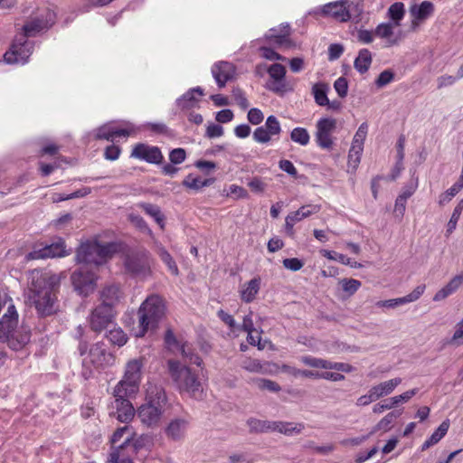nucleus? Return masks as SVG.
Here are the masks:
<instances>
[{"label": "nucleus", "mask_w": 463, "mask_h": 463, "mask_svg": "<svg viewBox=\"0 0 463 463\" xmlns=\"http://www.w3.org/2000/svg\"><path fill=\"white\" fill-rule=\"evenodd\" d=\"M59 286L60 280L54 274L39 269L29 272L27 299L34 306L39 315L51 316L58 310Z\"/></svg>", "instance_id": "nucleus-1"}, {"label": "nucleus", "mask_w": 463, "mask_h": 463, "mask_svg": "<svg viewBox=\"0 0 463 463\" xmlns=\"http://www.w3.org/2000/svg\"><path fill=\"white\" fill-rule=\"evenodd\" d=\"M168 399L165 389L156 384H149L146 402L137 410V418L148 428L158 427L164 415Z\"/></svg>", "instance_id": "nucleus-2"}, {"label": "nucleus", "mask_w": 463, "mask_h": 463, "mask_svg": "<svg viewBox=\"0 0 463 463\" xmlns=\"http://www.w3.org/2000/svg\"><path fill=\"white\" fill-rule=\"evenodd\" d=\"M31 333L27 326L18 325V313L10 304L0 318V342L5 343L14 351L22 350L30 341Z\"/></svg>", "instance_id": "nucleus-3"}, {"label": "nucleus", "mask_w": 463, "mask_h": 463, "mask_svg": "<svg viewBox=\"0 0 463 463\" xmlns=\"http://www.w3.org/2000/svg\"><path fill=\"white\" fill-rule=\"evenodd\" d=\"M167 367L170 377L180 393H185L196 400L203 398V385L194 371L175 359L167 361Z\"/></svg>", "instance_id": "nucleus-4"}, {"label": "nucleus", "mask_w": 463, "mask_h": 463, "mask_svg": "<svg viewBox=\"0 0 463 463\" xmlns=\"http://www.w3.org/2000/svg\"><path fill=\"white\" fill-rule=\"evenodd\" d=\"M165 306L158 295H150L140 305L137 310L138 332L137 337H143L148 330H154L164 317Z\"/></svg>", "instance_id": "nucleus-5"}, {"label": "nucleus", "mask_w": 463, "mask_h": 463, "mask_svg": "<svg viewBox=\"0 0 463 463\" xmlns=\"http://www.w3.org/2000/svg\"><path fill=\"white\" fill-rule=\"evenodd\" d=\"M115 251L116 245L114 243L101 244L97 241H88L78 248L76 260L79 263L99 266L111 258Z\"/></svg>", "instance_id": "nucleus-6"}, {"label": "nucleus", "mask_w": 463, "mask_h": 463, "mask_svg": "<svg viewBox=\"0 0 463 463\" xmlns=\"http://www.w3.org/2000/svg\"><path fill=\"white\" fill-rule=\"evenodd\" d=\"M36 32L22 31L19 33L15 36L9 51L5 53V61L9 64L26 63L33 50V43L29 41V38L35 36Z\"/></svg>", "instance_id": "nucleus-7"}, {"label": "nucleus", "mask_w": 463, "mask_h": 463, "mask_svg": "<svg viewBox=\"0 0 463 463\" xmlns=\"http://www.w3.org/2000/svg\"><path fill=\"white\" fill-rule=\"evenodd\" d=\"M112 395L113 400L109 405V416L123 423L130 422L137 411L129 399L135 397L136 394H129L128 391L122 389L119 392L117 387H114Z\"/></svg>", "instance_id": "nucleus-8"}, {"label": "nucleus", "mask_w": 463, "mask_h": 463, "mask_svg": "<svg viewBox=\"0 0 463 463\" xmlns=\"http://www.w3.org/2000/svg\"><path fill=\"white\" fill-rule=\"evenodd\" d=\"M143 364L140 360L134 359L129 361L125 369L122 379L116 384L118 391L126 390L129 394H137L142 376Z\"/></svg>", "instance_id": "nucleus-9"}, {"label": "nucleus", "mask_w": 463, "mask_h": 463, "mask_svg": "<svg viewBox=\"0 0 463 463\" xmlns=\"http://www.w3.org/2000/svg\"><path fill=\"white\" fill-rule=\"evenodd\" d=\"M71 279L75 291L80 295L88 296L94 291L98 276L88 267H81L71 274Z\"/></svg>", "instance_id": "nucleus-10"}, {"label": "nucleus", "mask_w": 463, "mask_h": 463, "mask_svg": "<svg viewBox=\"0 0 463 463\" xmlns=\"http://www.w3.org/2000/svg\"><path fill=\"white\" fill-rule=\"evenodd\" d=\"M124 267L132 276H146L150 271L148 253L145 250L128 253L124 260Z\"/></svg>", "instance_id": "nucleus-11"}, {"label": "nucleus", "mask_w": 463, "mask_h": 463, "mask_svg": "<svg viewBox=\"0 0 463 463\" xmlns=\"http://www.w3.org/2000/svg\"><path fill=\"white\" fill-rule=\"evenodd\" d=\"M116 313L106 306H97L90 313L89 322L91 330L101 332L113 324Z\"/></svg>", "instance_id": "nucleus-12"}, {"label": "nucleus", "mask_w": 463, "mask_h": 463, "mask_svg": "<svg viewBox=\"0 0 463 463\" xmlns=\"http://www.w3.org/2000/svg\"><path fill=\"white\" fill-rule=\"evenodd\" d=\"M89 362L96 368H106L114 364L115 356L106 349L103 342H97L90 348L83 363Z\"/></svg>", "instance_id": "nucleus-13"}, {"label": "nucleus", "mask_w": 463, "mask_h": 463, "mask_svg": "<svg viewBox=\"0 0 463 463\" xmlns=\"http://www.w3.org/2000/svg\"><path fill=\"white\" fill-rule=\"evenodd\" d=\"M130 157L155 165L161 164L164 159L159 147L149 146L145 143H138L135 145L131 151Z\"/></svg>", "instance_id": "nucleus-14"}, {"label": "nucleus", "mask_w": 463, "mask_h": 463, "mask_svg": "<svg viewBox=\"0 0 463 463\" xmlns=\"http://www.w3.org/2000/svg\"><path fill=\"white\" fill-rule=\"evenodd\" d=\"M134 131L135 127L128 122L125 123L123 128L115 127L113 123H107L96 130L95 137L113 142L117 137H128Z\"/></svg>", "instance_id": "nucleus-15"}, {"label": "nucleus", "mask_w": 463, "mask_h": 463, "mask_svg": "<svg viewBox=\"0 0 463 463\" xmlns=\"http://www.w3.org/2000/svg\"><path fill=\"white\" fill-rule=\"evenodd\" d=\"M189 424L187 417L174 418L164 428V433L171 441H181L185 438Z\"/></svg>", "instance_id": "nucleus-16"}, {"label": "nucleus", "mask_w": 463, "mask_h": 463, "mask_svg": "<svg viewBox=\"0 0 463 463\" xmlns=\"http://www.w3.org/2000/svg\"><path fill=\"white\" fill-rule=\"evenodd\" d=\"M211 72L218 87L223 88L228 81L234 79L236 67L232 62L220 61L213 64Z\"/></svg>", "instance_id": "nucleus-17"}, {"label": "nucleus", "mask_w": 463, "mask_h": 463, "mask_svg": "<svg viewBox=\"0 0 463 463\" xmlns=\"http://www.w3.org/2000/svg\"><path fill=\"white\" fill-rule=\"evenodd\" d=\"M336 127V121L333 118H324L317 123V142L322 148H331L333 140L331 137L332 132Z\"/></svg>", "instance_id": "nucleus-18"}, {"label": "nucleus", "mask_w": 463, "mask_h": 463, "mask_svg": "<svg viewBox=\"0 0 463 463\" xmlns=\"http://www.w3.org/2000/svg\"><path fill=\"white\" fill-rule=\"evenodd\" d=\"M345 8V1L339 0L324 5L316 11V14L324 18H330L335 22L344 23L346 22L345 17H348Z\"/></svg>", "instance_id": "nucleus-19"}, {"label": "nucleus", "mask_w": 463, "mask_h": 463, "mask_svg": "<svg viewBox=\"0 0 463 463\" xmlns=\"http://www.w3.org/2000/svg\"><path fill=\"white\" fill-rule=\"evenodd\" d=\"M56 22V14L48 7L39 11L31 17L29 24H24L21 29H50Z\"/></svg>", "instance_id": "nucleus-20"}, {"label": "nucleus", "mask_w": 463, "mask_h": 463, "mask_svg": "<svg viewBox=\"0 0 463 463\" xmlns=\"http://www.w3.org/2000/svg\"><path fill=\"white\" fill-rule=\"evenodd\" d=\"M435 7L430 1H423L420 4H413L410 6L409 13L411 17L413 27L419 26L434 13Z\"/></svg>", "instance_id": "nucleus-21"}, {"label": "nucleus", "mask_w": 463, "mask_h": 463, "mask_svg": "<svg viewBox=\"0 0 463 463\" xmlns=\"http://www.w3.org/2000/svg\"><path fill=\"white\" fill-rule=\"evenodd\" d=\"M64 242L60 241L50 245H46L40 250H34L29 252L25 259L27 260H40L47 258L62 257L65 255Z\"/></svg>", "instance_id": "nucleus-22"}, {"label": "nucleus", "mask_w": 463, "mask_h": 463, "mask_svg": "<svg viewBox=\"0 0 463 463\" xmlns=\"http://www.w3.org/2000/svg\"><path fill=\"white\" fill-rule=\"evenodd\" d=\"M425 288V285H419L412 290V292L404 297L387 300H381L376 303V306L379 307H385L389 308H394L401 305L414 302L420 298V296L424 293Z\"/></svg>", "instance_id": "nucleus-23"}, {"label": "nucleus", "mask_w": 463, "mask_h": 463, "mask_svg": "<svg viewBox=\"0 0 463 463\" xmlns=\"http://www.w3.org/2000/svg\"><path fill=\"white\" fill-rule=\"evenodd\" d=\"M99 298L101 300L100 306H106L114 310L115 307L122 299L123 293L118 286L108 285L100 291Z\"/></svg>", "instance_id": "nucleus-24"}, {"label": "nucleus", "mask_w": 463, "mask_h": 463, "mask_svg": "<svg viewBox=\"0 0 463 463\" xmlns=\"http://www.w3.org/2000/svg\"><path fill=\"white\" fill-rule=\"evenodd\" d=\"M203 96V90L201 87L192 88L176 99V106L182 110L195 108L201 97Z\"/></svg>", "instance_id": "nucleus-25"}, {"label": "nucleus", "mask_w": 463, "mask_h": 463, "mask_svg": "<svg viewBox=\"0 0 463 463\" xmlns=\"http://www.w3.org/2000/svg\"><path fill=\"white\" fill-rule=\"evenodd\" d=\"M260 284L261 279L260 277H255L243 284L240 290L241 299L245 303H251L254 301L260 292Z\"/></svg>", "instance_id": "nucleus-26"}, {"label": "nucleus", "mask_w": 463, "mask_h": 463, "mask_svg": "<svg viewBox=\"0 0 463 463\" xmlns=\"http://www.w3.org/2000/svg\"><path fill=\"white\" fill-rule=\"evenodd\" d=\"M304 429L305 424L302 422L294 423L290 421L273 420L271 432H279L286 436H292L295 434H300Z\"/></svg>", "instance_id": "nucleus-27"}, {"label": "nucleus", "mask_w": 463, "mask_h": 463, "mask_svg": "<svg viewBox=\"0 0 463 463\" xmlns=\"http://www.w3.org/2000/svg\"><path fill=\"white\" fill-rule=\"evenodd\" d=\"M402 383V379L399 377L390 379L388 381L382 382L370 388L371 392L374 396L375 400H379L382 397L391 394L395 388Z\"/></svg>", "instance_id": "nucleus-28"}, {"label": "nucleus", "mask_w": 463, "mask_h": 463, "mask_svg": "<svg viewBox=\"0 0 463 463\" xmlns=\"http://www.w3.org/2000/svg\"><path fill=\"white\" fill-rule=\"evenodd\" d=\"M345 1V12H347L346 22L352 21L353 23L358 24L362 20L364 14V5L360 1Z\"/></svg>", "instance_id": "nucleus-29"}, {"label": "nucleus", "mask_w": 463, "mask_h": 463, "mask_svg": "<svg viewBox=\"0 0 463 463\" xmlns=\"http://www.w3.org/2000/svg\"><path fill=\"white\" fill-rule=\"evenodd\" d=\"M129 441L130 439H128L118 447L113 448L109 458V463H134L133 460L129 458V453L126 452V446Z\"/></svg>", "instance_id": "nucleus-30"}, {"label": "nucleus", "mask_w": 463, "mask_h": 463, "mask_svg": "<svg viewBox=\"0 0 463 463\" xmlns=\"http://www.w3.org/2000/svg\"><path fill=\"white\" fill-rule=\"evenodd\" d=\"M376 37L383 41V47L398 44L405 35L402 31H374Z\"/></svg>", "instance_id": "nucleus-31"}, {"label": "nucleus", "mask_w": 463, "mask_h": 463, "mask_svg": "<svg viewBox=\"0 0 463 463\" xmlns=\"http://www.w3.org/2000/svg\"><path fill=\"white\" fill-rule=\"evenodd\" d=\"M329 85L325 82H317L313 85L312 94L314 96L316 103L318 106L325 107L326 104L329 103V99L327 98V92L329 91Z\"/></svg>", "instance_id": "nucleus-32"}, {"label": "nucleus", "mask_w": 463, "mask_h": 463, "mask_svg": "<svg viewBox=\"0 0 463 463\" xmlns=\"http://www.w3.org/2000/svg\"><path fill=\"white\" fill-rule=\"evenodd\" d=\"M371 63L372 55L370 51L367 49H362L354 60V66L358 72L364 74L369 70Z\"/></svg>", "instance_id": "nucleus-33"}, {"label": "nucleus", "mask_w": 463, "mask_h": 463, "mask_svg": "<svg viewBox=\"0 0 463 463\" xmlns=\"http://www.w3.org/2000/svg\"><path fill=\"white\" fill-rule=\"evenodd\" d=\"M449 428V420H446L440 423L438 429L431 434V436L422 444V449H428L437 444L448 432Z\"/></svg>", "instance_id": "nucleus-34"}, {"label": "nucleus", "mask_w": 463, "mask_h": 463, "mask_svg": "<svg viewBox=\"0 0 463 463\" xmlns=\"http://www.w3.org/2000/svg\"><path fill=\"white\" fill-rule=\"evenodd\" d=\"M405 15L404 4L402 2H395L390 5L387 11V16L394 26H399L401 21Z\"/></svg>", "instance_id": "nucleus-35"}, {"label": "nucleus", "mask_w": 463, "mask_h": 463, "mask_svg": "<svg viewBox=\"0 0 463 463\" xmlns=\"http://www.w3.org/2000/svg\"><path fill=\"white\" fill-rule=\"evenodd\" d=\"M273 420H263L256 418H250L247 420V425L250 432L266 433L271 432Z\"/></svg>", "instance_id": "nucleus-36"}, {"label": "nucleus", "mask_w": 463, "mask_h": 463, "mask_svg": "<svg viewBox=\"0 0 463 463\" xmlns=\"http://www.w3.org/2000/svg\"><path fill=\"white\" fill-rule=\"evenodd\" d=\"M179 351L183 358H184L190 364H196L197 366L202 365V358L197 354L194 353L192 345L189 343H182Z\"/></svg>", "instance_id": "nucleus-37"}, {"label": "nucleus", "mask_w": 463, "mask_h": 463, "mask_svg": "<svg viewBox=\"0 0 463 463\" xmlns=\"http://www.w3.org/2000/svg\"><path fill=\"white\" fill-rule=\"evenodd\" d=\"M139 207L149 216L153 217L156 222L163 229L165 226L164 215L161 213L160 208L152 203H142Z\"/></svg>", "instance_id": "nucleus-38"}, {"label": "nucleus", "mask_w": 463, "mask_h": 463, "mask_svg": "<svg viewBox=\"0 0 463 463\" xmlns=\"http://www.w3.org/2000/svg\"><path fill=\"white\" fill-rule=\"evenodd\" d=\"M402 415V411H393L386 414L373 428L371 434L383 430L387 431L390 430L393 420Z\"/></svg>", "instance_id": "nucleus-39"}, {"label": "nucleus", "mask_w": 463, "mask_h": 463, "mask_svg": "<svg viewBox=\"0 0 463 463\" xmlns=\"http://www.w3.org/2000/svg\"><path fill=\"white\" fill-rule=\"evenodd\" d=\"M126 434H127V437L125 438V439L123 441H125L128 439H130L129 443L126 446V450H127L131 444L132 436H136V433L133 430V428L131 426L125 425L123 427L118 428L111 437V439H110L111 443L114 445V444L119 442L122 439V438L124 437V435H126Z\"/></svg>", "instance_id": "nucleus-40"}, {"label": "nucleus", "mask_w": 463, "mask_h": 463, "mask_svg": "<svg viewBox=\"0 0 463 463\" xmlns=\"http://www.w3.org/2000/svg\"><path fill=\"white\" fill-rule=\"evenodd\" d=\"M158 256L161 260L167 266L168 270L175 276H177L179 273L178 267L170 255V253L165 250L163 246H158L156 250Z\"/></svg>", "instance_id": "nucleus-41"}, {"label": "nucleus", "mask_w": 463, "mask_h": 463, "mask_svg": "<svg viewBox=\"0 0 463 463\" xmlns=\"http://www.w3.org/2000/svg\"><path fill=\"white\" fill-rule=\"evenodd\" d=\"M108 340L115 345L123 346L128 342L126 333L120 327L110 329L107 334Z\"/></svg>", "instance_id": "nucleus-42"}, {"label": "nucleus", "mask_w": 463, "mask_h": 463, "mask_svg": "<svg viewBox=\"0 0 463 463\" xmlns=\"http://www.w3.org/2000/svg\"><path fill=\"white\" fill-rule=\"evenodd\" d=\"M150 443H151V437L147 434H142L137 438H135V436H132L131 444L126 452H128L129 454L130 453L135 454L141 449L149 445Z\"/></svg>", "instance_id": "nucleus-43"}, {"label": "nucleus", "mask_w": 463, "mask_h": 463, "mask_svg": "<svg viewBox=\"0 0 463 463\" xmlns=\"http://www.w3.org/2000/svg\"><path fill=\"white\" fill-rule=\"evenodd\" d=\"M254 385L261 391H269L270 392H279L281 390V387L276 382L264 379V378H255L252 380Z\"/></svg>", "instance_id": "nucleus-44"}, {"label": "nucleus", "mask_w": 463, "mask_h": 463, "mask_svg": "<svg viewBox=\"0 0 463 463\" xmlns=\"http://www.w3.org/2000/svg\"><path fill=\"white\" fill-rule=\"evenodd\" d=\"M290 138L295 143L307 146L309 143L310 136L306 128L298 127L291 131Z\"/></svg>", "instance_id": "nucleus-45"}, {"label": "nucleus", "mask_w": 463, "mask_h": 463, "mask_svg": "<svg viewBox=\"0 0 463 463\" xmlns=\"http://www.w3.org/2000/svg\"><path fill=\"white\" fill-rule=\"evenodd\" d=\"M364 147L358 145H352L348 153V165L356 169L361 161Z\"/></svg>", "instance_id": "nucleus-46"}, {"label": "nucleus", "mask_w": 463, "mask_h": 463, "mask_svg": "<svg viewBox=\"0 0 463 463\" xmlns=\"http://www.w3.org/2000/svg\"><path fill=\"white\" fill-rule=\"evenodd\" d=\"M448 344L453 346L463 345V317L456 324L454 333Z\"/></svg>", "instance_id": "nucleus-47"}, {"label": "nucleus", "mask_w": 463, "mask_h": 463, "mask_svg": "<svg viewBox=\"0 0 463 463\" xmlns=\"http://www.w3.org/2000/svg\"><path fill=\"white\" fill-rule=\"evenodd\" d=\"M463 211V200H461L458 205L454 208L452 215L447 225V233L450 234L457 227V223Z\"/></svg>", "instance_id": "nucleus-48"}, {"label": "nucleus", "mask_w": 463, "mask_h": 463, "mask_svg": "<svg viewBox=\"0 0 463 463\" xmlns=\"http://www.w3.org/2000/svg\"><path fill=\"white\" fill-rule=\"evenodd\" d=\"M130 222L140 232L152 235V231L148 227L146 222L138 214L131 213L128 215Z\"/></svg>", "instance_id": "nucleus-49"}, {"label": "nucleus", "mask_w": 463, "mask_h": 463, "mask_svg": "<svg viewBox=\"0 0 463 463\" xmlns=\"http://www.w3.org/2000/svg\"><path fill=\"white\" fill-rule=\"evenodd\" d=\"M268 73L270 78L276 81L284 80L286 69L280 63H274L269 67Z\"/></svg>", "instance_id": "nucleus-50"}, {"label": "nucleus", "mask_w": 463, "mask_h": 463, "mask_svg": "<svg viewBox=\"0 0 463 463\" xmlns=\"http://www.w3.org/2000/svg\"><path fill=\"white\" fill-rule=\"evenodd\" d=\"M264 128L272 136H278L281 132L280 123L278 118L270 115L267 118Z\"/></svg>", "instance_id": "nucleus-51"}, {"label": "nucleus", "mask_w": 463, "mask_h": 463, "mask_svg": "<svg viewBox=\"0 0 463 463\" xmlns=\"http://www.w3.org/2000/svg\"><path fill=\"white\" fill-rule=\"evenodd\" d=\"M368 133V124L366 122L362 123L357 131L355 132L352 145H358L359 146L364 147V140L367 137Z\"/></svg>", "instance_id": "nucleus-52"}, {"label": "nucleus", "mask_w": 463, "mask_h": 463, "mask_svg": "<svg viewBox=\"0 0 463 463\" xmlns=\"http://www.w3.org/2000/svg\"><path fill=\"white\" fill-rule=\"evenodd\" d=\"M394 80V72L391 70H384L375 80V85L378 88H383Z\"/></svg>", "instance_id": "nucleus-53"}, {"label": "nucleus", "mask_w": 463, "mask_h": 463, "mask_svg": "<svg viewBox=\"0 0 463 463\" xmlns=\"http://www.w3.org/2000/svg\"><path fill=\"white\" fill-rule=\"evenodd\" d=\"M253 139L257 143L266 144L270 141L271 135L268 133L264 126L257 128L253 132Z\"/></svg>", "instance_id": "nucleus-54"}, {"label": "nucleus", "mask_w": 463, "mask_h": 463, "mask_svg": "<svg viewBox=\"0 0 463 463\" xmlns=\"http://www.w3.org/2000/svg\"><path fill=\"white\" fill-rule=\"evenodd\" d=\"M165 344L166 347L174 351L175 349L179 350L182 343L175 337L174 332L171 329H167L165 335Z\"/></svg>", "instance_id": "nucleus-55"}, {"label": "nucleus", "mask_w": 463, "mask_h": 463, "mask_svg": "<svg viewBox=\"0 0 463 463\" xmlns=\"http://www.w3.org/2000/svg\"><path fill=\"white\" fill-rule=\"evenodd\" d=\"M343 290L353 295L361 287V282L354 279H345L341 281Z\"/></svg>", "instance_id": "nucleus-56"}, {"label": "nucleus", "mask_w": 463, "mask_h": 463, "mask_svg": "<svg viewBox=\"0 0 463 463\" xmlns=\"http://www.w3.org/2000/svg\"><path fill=\"white\" fill-rule=\"evenodd\" d=\"M334 88L340 98H345L348 92V82L345 77H339L334 82Z\"/></svg>", "instance_id": "nucleus-57"}, {"label": "nucleus", "mask_w": 463, "mask_h": 463, "mask_svg": "<svg viewBox=\"0 0 463 463\" xmlns=\"http://www.w3.org/2000/svg\"><path fill=\"white\" fill-rule=\"evenodd\" d=\"M418 391L419 390L417 388H414V389L409 390L400 395L392 397L391 402H392L393 407L398 405L401 402H407L418 392Z\"/></svg>", "instance_id": "nucleus-58"}, {"label": "nucleus", "mask_w": 463, "mask_h": 463, "mask_svg": "<svg viewBox=\"0 0 463 463\" xmlns=\"http://www.w3.org/2000/svg\"><path fill=\"white\" fill-rule=\"evenodd\" d=\"M232 97L238 106H240L241 109H246L249 108L250 103L243 92V90L240 88L233 89L232 90Z\"/></svg>", "instance_id": "nucleus-59"}, {"label": "nucleus", "mask_w": 463, "mask_h": 463, "mask_svg": "<svg viewBox=\"0 0 463 463\" xmlns=\"http://www.w3.org/2000/svg\"><path fill=\"white\" fill-rule=\"evenodd\" d=\"M186 158V152L184 148H175L169 153V160L173 165L183 163Z\"/></svg>", "instance_id": "nucleus-60"}, {"label": "nucleus", "mask_w": 463, "mask_h": 463, "mask_svg": "<svg viewBox=\"0 0 463 463\" xmlns=\"http://www.w3.org/2000/svg\"><path fill=\"white\" fill-rule=\"evenodd\" d=\"M201 177L194 176L193 175L190 174L183 181V185L189 189L198 191L201 189Z\"/></svg>", "instance_id": "nucleus-61"}, {"label": "nucleus", "mask_w": 463, "mask_h": 463, "mask_svg": "<svg viewBox=\"0 0 463 463\" xmlns=\"http://www.w3.org/2000/svg\"><path fill=\"white\" fill-rule=\"evenodd\" d=\"M282 263L285 269L291 271H298L304 266V262L298 258L284 259Z\"/></svg>", "instance_id": "nucleus-62"}, {"label": "nucleus", "mask_w": 463, "mask_h": 463, "mask_svg": "<svg viewBox=\"0 0 463 463\" xmlns=\"http://www.w3.org/2000/svg\"><path fill=\"white\" fill-rule=\"evenodd\" d=\"M345 48L340 43H332L328 47V60L333 61L340 58Z\"/></svg>", "instance_id": "nucleus-63"}, {"label": "nucleus", "mask_w": 463, "mask_h": 463, "mask_svg": "<svg viewBox=\"0 0 463 463\" xmlns=\"http://www.w3.org/2000/svg\"><path fill=\"white\" fill-rule=\"evenodd\" d=\"M247 118L252 125H258L263 121L264 115L260 109L252 108L248 111Z\"/></svg>", "instance_id": "nucleus-64"}]
</instances>
